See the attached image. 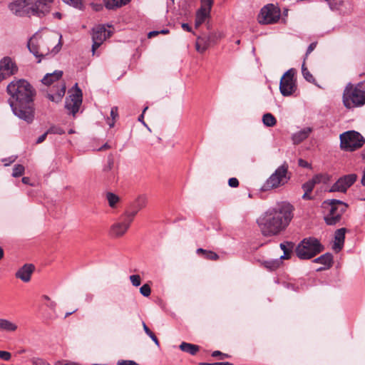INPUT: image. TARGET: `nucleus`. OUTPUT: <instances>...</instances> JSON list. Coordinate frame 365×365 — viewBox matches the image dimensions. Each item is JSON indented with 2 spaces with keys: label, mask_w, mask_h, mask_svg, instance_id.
<instances>
[{
  "label": "nucleus",
  "mask_w": 365,
  "mask_h": 365,
  "mask_svg": "<svg viewBox=\"0 0 365 365\" xmlns=\"http://www.w3.org/2000/svg\"><path fill=\"white\" fill-rule=\"evenodd\" d=\"M7 92L11 96L9 103L14 114L27 123H32L34 119L32 103L34 90L30 83L25 80L14 81L7 86Z\"/></svg>",
  "instance_id": "obj_1"
},
{
  "label": "nucleus",
  "mask_w": 365,
  "mask_h": 365,
  "mask_svg": "<svg viewBox=\"0 0 365 365\" xmlns=\"http://www.w3.org/2000/svg\"><path fill=\"white\" fill-rule=\"evenodd\" d=\"M292 219V206L287 202L277 204L264 212L258 219L257 225L265 237L279 235Z\"/></svg>",
  "instance_id": "obj_2"
},
{
  "label": "nucleus",
  "mask_w": 365,
  "mask_h": 365,
  "mask_svg": "<svg viewBox=\"0 0 365 365\" xmlns=\"http://www.w3.org/2000/svg\"><path fill=\"white\" fill-rule=\"evenodd\" d=\"M61 37L54 33L41 34L36 32L29 39L27 47L40 63L43 58L50 53L55 55L61 50Z\"/></svg>",
  "instance_id": "obj_3"
},
{
  "label": "nucleus",
  "mask_w": 365,
  "mask_h": 365,
  "mask_svg": "<svg viewBox=\"0 0 365 365\" xmlns=\"http://www.w3.org/2000/svg\"><path fill=\"white\" fill-rule=\"evenodd\" d=\"M53 0H16L9 4L10 11L18 16L42 18L50 13Z\"/></svg>",
  "instance_id": "obj_4"
},
{
  "label": "nucleus",
  "mask_w": 365,
  "mask_h": 365,
  "mask_svg": "<svg viewBox=\"0 0 365 365\" xmlns=\"http://www.w3.org/2000/svg\"><path fill=\"white\" fill-rule=\"evenodd\" d=\"M342 101L348 109L365 105V79L356 84L347 83L343 92Z\"/></svg>",
  "instance_id": "obj_5"
},
{
  "label": "nucleus",
  "mask_w": 365,
  "mask_h": 365,
  "mask_svg": "<svg viewBox=\"0 0 365 365\" xmlns=\"http://www.w3.org/2000/svg\"><path fill=\"white\" fill-rule=\"evenodd\" d=\"M63 71H55L51 73H47L41 80L42 83L46 86L55 84L53 88H56L55 93H49L47 94L48 98L53 101L58 103L61 101L65 95L66 85L64 83L58 82L59 79L62 77Z\"/></svg>",
  "instance_id": "obj_6"
},
{
  "label": "nucleus",
  "mask_w": 365,
  "mask_h": 365,
  "mask_svg": "<svg viewBox=\"0 0 365 365\" xmlns=\"http://www.w3.org/2000/svg\"><path fill=\"white\" fill-rule=\"evenodd\" d=\"M323 250L319 240L314 237L304 239L297 247L296 254L301 259H309Z\"/></svg>",
  "instance_id": "obj_7"
},
{
  "label": "nucleus",
  "mask_w": 365,
  "mask_h": 365,
  "mask_svg": "<svg viewBox=\"0 0 365 365\" xmlns=\"http://www.w3.org/2000/svg\"><path fill=\"white\" fill-rule=\"evenodd\" d=\"M288 168L287 163H284L278 167L264 183L262 189L264 191H267L282 187L287 183L290 179Z\"/></svg>",
  "instance_id": "obj_8"
},
{
  "label": "nucleus",
  "mask_w": 365,
  "mask_h": 365,
  "mask_svg": "<svg viewBox=\"0 0 365 365\" xmlns=\"http://www.w3.org/2000/svg\"><path fill=\"white\" fill-rule=\"evenodd\" d=\"M341 148L346 151H353L361 148L364 138L358 132L349 130L340 135Z\"/></svg>",
  "instance_id": "obj_9"
},
{
  "label": "nucleus",
  "mask_w": 365,
  "mask_h": 365,
  "mask_svg": "<svg viewBox=\"0 0 365 365\" xmlns=\"http://www.w3.org/2000/svg\"><path fill=\"white\" fill-rule=\"evenodd\" d=\"M329 206V214L324 217L327 225H335L340 219L341 215L346 211V204L341 200L331 199L324 202Z\"/></svg>",
  "instance_id": "obj_10"
},
{
  "label": "nucleus",
  "mask_w": 365,
  "mask_h": 365,
  "mask_svg": "<svg viewBox=\"0 0 365 365\" xmlns=\"http://www.w3.org/2000/svg\"><path fill=\"white\" fill-rule=\"evenodd\" d=\"M294 74L295 70L291 68L282 76L279 83V91L282 96H289L295 92L297 85L294 79Z\"/></svg>",
  "instance_id": "obj_11"
},
{
  "label": "nucleus",
  "mask_w": 365,
  "mask_h": 365,
  "mask_svg": "<svg viewBox=\"0 0 365 365\" xmlns=\"http://www.w3.org/2000/svg\"><path fill=\"white\" fill-rule=\"evenodd\" d=\"M135 217V212L127 213L126 212L120 217V220L114 223L110 227V235L119 237L123 236L128 230L131 222Z\"/></svg>",
  "instance_id": "obj_12"
},
{
  "label": "nucleus",
  "mask_w": 365,
  "mask_h": 365,
  "mask_svg": "<svg viewBox=\"0 0 365 365\" xmlns=\"http://www.w3.org/2000/svg\"><path fill=\"white\" fill-rule=\"evenodd\" d=\"M279 10L273 4H268L261 9L258 21L262 24H274L279 19Z\"/></svg>",
  "instance_id": "obj_13"
},
{
  "label": "nucleus",
  "mask_w": 365,
  "mask_h": 365,
  "mask_svg": "<svg viewBox=\"0 0 365 365\" xmlns=\"http://www.w3.org/2000/svg\"><path fill=\"white\" fill-rule=\"evenodd\" d=\"M112 31L107 29L103 25H98L93 29V46L92 51L95 53L96 50L103 43V42L111 36Z\"/></svg>",
  "instance_id": "obj_14"
},
{
  "label": "nucleus",
  "mask_w": 365,
  "mask_h": 365,
  "mask_svg": "<svg viewBox=\"0 0 365 365\" xmlns=\"http://www.w3.org/2000/svg\"><path fill=\"white\" fill-rule=\"evenodd\" d=\"M76 90L73 93L69 95L66 100V108L73 115L78 111L82 103V91L78 88V84L75 85Z\"/></svg>",
  "instance_id": "obj_15"
},
{
  "label": "nucleus",
  "mask_w": 365,
  "mask_h": 365,
  "mask_svg": "<svg viewBox=\"0 0 365 365\" xmlns=\"http://www.w3.org/2000/svg\"><path fill=\"white\" fill-rule=\"evenodd\" d=\"M18 71L15 62L9 56L0 60V81L14 75Z\"/></svg>",
  "instance_id": "obj_16"
},
{
  "label": "nucleus",
  "mask_w": 365,
  "mask_h": 365,
  "mask_svg": "<svg viewBox=\"0 0 365 365\" xmlns=\"http://www.w3.org/2000/svg\"><path fill=\"white\" fill-rule=\"evenodd\" d=\"M357 175L352 173L344 175L331 187L329 192H346L347 189L351 187L356 180Z\"/></svg>",
  "instance_id": "obj_17"
},
{
  "label": "nucleus",
  "mask_w": 365,
  "mask_h": 365,
  "mask_svg": "<svg viewBox=\"0 0 365 365\" xmlns=\"http://www.w3.org/2000/svg\"><path fill=\"white\" fill-rule=\"evenodd\" d=\"M34 269L35 267L32 264H26L16 272L15 276L23 282H28L31 280Z\"/></svg>",
  "instance_id": "obj_18"
},
{
  "label": "nucleus",
  "mask_w": 365,
  "mask_h": 365,
  "mask_svg": "<svg viewBox=\"0 0 365 365\" xmlns=\"http://www.w3.org/2000/svg\"><path fill=\"white\" fill-rule=\"evenodd\" d=\"M147 197L144 195H139L137 197L135 200L132 202L130 205V210L125 211L127 213H133L135 212V216L138 214V212L143 208H144L147 205Z\"/></svg>",
  "instance_id": "obj_19"
},
{
  "label": "nucleus",
  "mask_w": 365,
  "mask_h": 365,
  "mask_svg": "<svg viewBox=\"0 0 365 365\" xmlns=\"http://www.w3.org/2000/svg\"><path fill=\"white\" fill-rule=\"evenodd\" d=\"M345 228L339 229L335 232L334 243L332 248L336 252H339L343 247L345 238Z\"/></svg>",
  "instance_id": "obj_20"
},
{
  "label": "nucleus",
  "mask_w": 365,
  "mask_h": 365,
  "mask_svg": "<svg viewBox=\"0 0 365 365\" xmlns=\"http://www.w3.org/2000/svg\"><path fill=\"white\" fill-rule=\"evenodd\" d=\"M312 129L309 127L304 128L301 130L294 133L292 136V141L294 144H299L303 140L307 139L309 134L312 133Z\"/></svg>",
  "instance_id": "obj_21"
},
{
  "label": "nucleus",
  "mask_w": 365,
  "mask_h": 365,
  "mask_svg": "<svg viewBox=\"0 0 365 365\" xmlns=\"http://www.w3.org/2000/svg\"><path fill=\"white\" fill-rule=\"evenodd\" d=\"M322 178L323 175H315L312 180L303 184L302 189L306 192H311L313 190L315 185L321 182Z\"/></svg>",
  "instance_id": "obj_22"
},
{
  "label": "nucleus",
  "mask_w": 365,
  "mask_h": 365,
  "mask_svg": "<svg viewBox=\"0 0 365 365\" xmlns=\"http://www.w3.org/2000/svg\"><path fill=\"white\" fill-rule=\"evenodd\" d=\"M18 326L14 322L8 319H2L1 320L0 330L7 332H14L17 330Z\"/></svg>",
  "instance_id": "obj_23"
},
{
  "label": "nucleus",
  "mask_w": 365,
  "mask_h": 365,
  "mask_svg": "<svg viewBox=\"0 0 365 365\" xmlns=\"http://www.w3.org/2000/svg\"><path fill=\"white\" fill-rule=\"evenodd\" d=\"M179 347L182 351L188 353L192 356L195 355L200 350L199 346L187 342L181 343Z\"/></svg>",
  "instance_id": "obj_24"
},
{
  "label": "nucleus",
  "mask_w": 365,
  "mask_h": 365,
  "mask_svg": "<svg viewBox=\"0 0 365 365\" xmlns=\"http://www.w3.org/2000/svg\"><path fill=\"white\" fill-rule=\"evenodd\" d=\"M333 261V257L331 254L326 253L317 258H316L314 262L316 263L322 264L327 267H331Z\"/></svg>",
  "instance_id": "obj_25"
},
{
  "label": "nucleus",
  "mask_w": 365,
  "mask_h": 365,
  "mask_svg": "<svg viewBox=\"0 0 365 365\" xmlns=\"http://www.w3.org/2000/svg\"><path fill=\"white\" fill-rule=\"evenodd\" d=\"M210 13L204 9H200L196 13L195 27H199L210 16Z\"/></svg>",
  "instance_id": "obj_26"
},
{
  "label": "nucleus",
  "mask_w": 365,
  "mask_h": 365,
  "mask_svg": "<svg viewBox=\"0 0 365 365\" xmlns=\"http://www.w3.org/2000/svg\"><path fill=\"white\" fill-rule=\"evenodd\" d=\"M131 0H106L105 6L108 9H114L127 4Z\"/></svg>",
  "instance_id": "obj_27"
},
{
  "label": "nucleus",
  "mask_w": 365,
  "mask_h": 365,
  "mask_svg": "<svg viewBox=\"0 0 365 365\" xmlns=\"http://www.w3.org/2000/svg\"><path fill=\"white\" fill-rule=\"evenodd\" d=\"M262 122L267 127H273L276 125L277 120L272 113H267L263 115Z\"/></svg>",
  "instance_id": "obj_28"
},
{
  "label": "nucleus",
  "mask_w": 365,
  "mask_h": 365,
  "mask_svg": "<svg viewBox=\"0 0 365 365\" xmlns=\"http://www.w3.org/2000/svg\"><path fill=\"white\" fill-rule=\"evenodd\" d=\"M264 267L269 270H274L281 264V260L279 259L264 261L263 262Z\"/></svg>",
  "instance_id": "obj_29"
},
{
  "label": "nucleus",
  "mask_w": 365,
  "mask_h": 365,
  "mask_svg": "<svg viewBox=\"0 0 365 365\" xmlns=\"http://www.w3.org/2000/svg\"><path fill=\"white\" fill-rule=\"evenodd\" d=\"M287 245L289 246V247H287V246L284 243L280 244V248L283 250L284 255H282L279 259H287L290 257L291 248H292V245L290 243H287Z\"/></svg>",
  "instance_id": "obj_30"
},
{
  "label": "nucleus",
  "mask_w": 365,
  "mask_h": 365,
  "mask_svg": "<svg viewBox=\"0 0 365 365\" xmlns=\"http://www.w3.org/2000/svg\"><path fill=\"white\" fill-rule=\"evenodd\" d=\"M106 199L108 202L110 207H114L116 204L119 202V197L114 193L108 192L106 195Z\"/></svg>",
  "instance_id": "obj_31"
},
{
  "label": "nucleus",
  "mask_w": 365,
  "mask_h": 365,
  "mask_svg": "<svg viewBox=\"0 0 365 365\" xmlns=\"http://www.w3.org/2000/svg\"><path fill=\"white\" fill-rule=\"evenodd\" d=\"M302 72L304 78L310 83H312L314 81V78L311 74V73L308 71V69L305 67L304 63L302 64Z\"/></svg>",
  "instance_id": "obj_32"
},
{
  "label": "nucleus",
  "mask_w": 365,
  "mask_h": 365,
  "mask_svg": "<svg viewBox=\"0 0 365 365\" xmlns=\"http://www.w3.org/2000/svg\"><path fill=\"white\" fill-rule=\"evenodd\" d=\"M24 173V167L22 165H16L13 169L12 175L15 178L21 176Z\"/></svg>",
  "instance_id": "obj_33"
},
{
  "label": "nucleus",
  "mask_w": 365,
  "mask_h": 365,
  "mask_svg": "<svg viewBox=\"0 0 365 365\" xmlns=\"http://www.w3.org/2000/svg\"><path fill=\"white\" fill-rule=\"evenodd\" d=\"M202 5L200 9H204L205 11H207L208 12H210L211 8L213 4L212 0H202L201 1Z\"/></svg>",
  "instance_id": "obj_34"
},
{
  "label": "nucleus",
  "mask_w": 365,
  "mask_h": 365,
  "mask_svg": "<svg viewBox=\"0 0 365 365\" xmlns=\"http://www.w3.org/2000/svg\"><path fill=\"white\" fill-rule=\"evenodd\" d=\"M140 292L144 297H149L151 293L150 287L148 284H143L140 288Z\"/></svg>",
  "instance_id": "obj_35"
},
{
  "label": "nucleus",
  "mask_w": 365,
  "mask_h": 365,
  "mask_svg": "<svg viewBox=\"0 0 365 365\" xmlns=\"http://www.w3.org/2000/svg\"><path fill=\"white\" fill-rule=\"evenodd\" d=\"M63 1L78 9H81L83 5L81 0H63Z\"/></svg>",
  "instance_id": "obj_36"
},
{
  "label": "nucleus",
  "mask_w": 365,
  "mask_h": 365,
  "mask_svg": "<svg viewBox=\"0 0 365 365\" xmlns=\"http://www.w3.org/2000/svg\"><path fill=\"white\" fill-rule=\"evenodd\" d=\"M130 280L135 287H138L140 284V277L138 274L130 276Z\"/></svg>",
  "instance_id": "obj_37"
},
{
  "label": "nucleus",
  "mask_w": 365,
  "mask_h": 365,
  "mask_svg": "<svg viewBox=\"0 0 365 365\" xmlns=\"http://www.w3.org/2000/svg\"><path fill=\"white\" fill-rule=\"evenodd\" d=\"M48 133L58 134V135H61V134L64 133V130L61 128L57 127V126H51L48 130Z\"/></svg>",
  "instance_id": "obj_38"
},
{
  "label": "nucleus",
  "mask_w": 365,
  "mask_h": 365,
  "mask_svg": "<svg viewBox=\"0 0 365 365\" xmlns=\"http://www.w3.org/2000/svg\"><path fill=\"white\" fill-rule=\"evenodd\" d=\"M200 39L198 38V41L196 43V49L199 52H204L208 47L207 43L205 42L202 45L200 44Z\"/></svg>",
  "instance_id": "obj_39"
},
{
  "label": "nucleus",
  "mask_w": 365,
  "mask_h": 365,
  "mask_svg": "<svg viewBox=\"0 0 365 365\" xmlns=\"http://www.w3.org/2000/svg\"><path fill=\"white\" fill-rule=\"evenodd\" d=\"M0 359L4 361H9L11 359V354L6 351H0Z\"/></svg>",
  "instance_id": "obj_40"
},
{
  "label": "nucleus",
  "mask_w": 365,
  "mask_h": 365,
  "mask_svg": "<svg viewBox=\"0 0 365 365\" xmlns=\"http://www.w3.org/2000/svg\"><path fill=\"white\" fill-rule=\"evenodd\" d=\"M205 258L211 260H217L219 259V256L217 253L214 252L207 251V252H206L205 255Z\"/></svg>",
  "instance_id": "obj_41"
},
{
  "label": "nucleus",
  "mask_w": 365,
  "mask_h": 365,
  "mask_svg": "<svg viewBox=\"0 0 365 365\" xmlns=\"http://www.w3.org/2000/svg\"><path fill=\"white\" fill-rule=\"evenodd\" d=\"M113 165H114L113 159L111 158H109L108 160L107 165L103 168V171L108 172V171L111 170L113 167Z\"/></svg>",
  "instance_id": "obj_42"
},
{
  "label": "nucleus",
  "mask_w": 365,
  "mask_h": 365,
  "mask_svg": "<svg viewBox=\"0 0 365 365\" xmlns=\"http://www.w3.org/2000/svg\"><path fill=\"white\" fill-rule=\"evenodd\" d=\"M33 365H51L46 361L41 359H34L32 360Z\"/></svg>",
  "instance_id": "obj_43"
},
{
  "label": "nucleus",
  "mask_w": 365,
  "mask_h": 365,
  "mask_svg": "<svg viewBox=\"0 0 365 365\" xmlns=\"http://www.w3.org/2000/svg\"><path fill=\"white\" fill-rule=\"evenodd\" d=\"M117 365H138V364L132 360H121L118 361Z\"/></svg>",
  "instance_id": "obj_44"
},
{
  "label": "nucleus",
  "mask_w": 365,
  "mask_h": 365,
  "mask_svg": "<svg viewBox=\"0 0 365 365\" xmlns=\"http://www.w3.org/2000/svg\"><path fill=\"white\" fill-rule=\"evenodd\" d=\"M228 184L232 187H237L239 185V181L235 178H231L228 180Z\"/></svg>",
  "instance_id": "obj_45"
},
{
  "label": "nucleus",
  "mask_w": 365,
  "mask_h": 365,
  "mask_svg": "<svg viewBox=\"0 0 365 365\" xmlns=\"http://www.w3.org/2000/svg\"><path fill=\"white\" fill-rule=\"evenodd\" d=\"M212 356L213 357L220 356L221 359H223L225 358H227L229 356L227 354L222 353L220 351H215L212 352Z\"/></svg>",
  "instance_id": "obj_46"
},
{
  "label": "nucleus",
  "mask_w": 365,
  "mask_h": 365,
  "mask_svg": "<svg viewBox=\"0 0 365 365\" xmlns=\"http://www.w3.org/2000/svg\"><path fill=\"white\" fill-rule=\"evenodd\" d=\"M118 116V108L113 107L110 110V118L115 120Z\"/></svg>",
  "instance_id": "obj_47"
},
{
  "label": "nucleus",
  "mask_w": 365,
  "mask_h": 365,
  "mask_svg": "<svg viewBox=\"0 0 365 365\" xmlns=\"http://www.w3.org/2000/svg\"><path fill=\"white\" fill-rule=\"evenodd\" d=\"M48 130H47L46 133H43V134H42L41 136H39V137L38 138V139L36 140V143H37V144H39V143H43V142L46 140V136H47V135H48Z\"/></svg>",
  "instance_id": "obj_48"
},
{
  "label": "nucleus",
  "mask_w": 365,
  "mask_h": 365,
  "mask_svg": "<svg viewBox=\"0 0 365 365\" xmlns=\"http://www.w3.org/2000/svg\"><path fill=\"white\" fill-rule=\"evenodd\" d=\"M147 109H148V107H145V108L143 109V113H142V114L138 117V120H139L140 122H141V123H143L145 127H147V128H148V129L149 130H150V129L148 127V125H146V123H145L144 122V120H143L144 113H145V112L147 110Z\"/></svg>",
  "instance_id": "obj_49"
},
{
  "label": "nucleus",
  "mask_w": 365,
  "mask_h": 365,
  "mask_svg": "<svg viewBox=\"0 0 365 365\" xmlns=\"http://www.w3.org/2000/svg\"><path fill=\"white\" fill-rule=\"evenodd\" d=\"M46 306L51 309L53 312L56 311V302L51 300L46 304Z\"/></svg>",
  "instance_id": "obj_50"
},
{
  "label": "nucleus",
  "mask_w": 365,
  "mask_h": 365,
  "mask_svg": "<svg viewBox=\"0 0 365 365\" xmlns=\"http://www.w3.org/2000/svg\"><path fill=\"white\" fill-rule=\"evenodd\" d=\"M316 46H317L316 42L312 43L307 48L306 56H307L311 52H312V51L316 48Z\"/></svg>",
  "instance_id": "obj_51"
},
{
  "label": "nucleus",
  "mask_w": 365,
  "mask_h": 365,
  "mask_svg": "<svg viewBox=\"0 0 365 365\" xmlns=\"http://www.w3.org/2000/svg\"><path fill=\"white\" fill-rule=\"evenodd\" d=\"M200 365H231L229 362H216V363H205L202 362L200 364Z\"/></svg>",
  "instance_id": "obj_52"
},
{
  "label": "nucleus",
  "mask_w": 365,
  "mask_h": 365,
  "mask_svg": "<svg viewBox=\"0 0 365 365\" xmlns=\"http://www.w3.org/2000/svg\"><path fill=\"white\" fill-rule=\"evenodd\" d=\"M298 164L300 167H302V168H309L310 167V165L303 159H299L298 160Z\"/></svg>",
  "instance_id": "obj_53"
},
{
  "label": "nucleus",
  "mask_w": 365,
  "mask_h": 365,
  "mask_svg": "<svg viewBox=\"0 0 365 365\" xmlns=\"http://www.w3.org/2000/svg\"><path fill=\"white\" fill-rule=\"evenodd\" d=\"M150 339L153 341V342L158 346H160L159 341L158 338L155 336V335L152 332L150 334L148 335Z\"/></svg>",
  "instance_id": "obj_54"
},
{
  "label": "nucleus",
  "mask_w": 365,
  "mask_h": 365,
  "mask_svg": "<svg viewBox=\"0 0 365 365\" xmlns=\"http://www.w3.org/2000/svg\"><path fill=\"white\" fill-rule=\"evenodd\" d=\"M115 120L112 119L110 118H107V123L108 124L110 128H113L115 125Z\"/></svg>",
  "instance_id": "obj_55"
},
{
  "label": "nucleus",
  "mask_w": 365,
  "mask_h": 365,
  "mask_svg": "<svg viewBox=\"0 0 365 365\" xmlns=\"http://www.w3.org/2000/svg\"><path fill=\"white\" fill-rule=\"evenodd\" d=\"M143 324V329L145 331V332L149 335L152 333V331L150 330V329L147 327V325L145 324V323L144 322H143L142 323Z\"/></svg>",
  "instance_id": "obj_56"
},
{
  "label": "nucleus",
  "mask_w": 365,
  "mask_h": 365,
  "mask_svg": "<svg viewBox=\"0 0 365 365\" xmlns=\"http://www.w3.org/2000/svg\"><path fill=\"white\" fill-rule=\"evenodd\" d=\"M55 365H77L75 363L67 362V361H58Z\"/></svg>",
  "instance_id": "obj_57"
},
{
  "label": "nucleus",
  "mask_w": 365,
  "mask_h": 365,
  "mask_svg": "<svg viewBox=\"0 0 365 365\" xmlns=\"http://www.w3.org/2000/svg\"><path fill=\"white\" fill-rule=\"evenodd\" d=\"M160 34L159 31H153L148 33V37L152 38L153 36H155Z\"/></svg>",
  "instance_id": "obj_58"
},
{
  "label": "nucleus",
  "mask_w": 365,
  "mask_h": 365,
  "mask_svg": "<svg viewBox=\"0 0 365 365\" xmlns=\"http://www.w3.org/2000/svg\"><path fill=\"white\" fill-rule=\"evenodd\" d=\"M182 28L185 31H191V27L188 25V24H186V23H183L182 24Z\"/></svg>",
  "instance_id": "obj_59"
},
{
  "label": "nucleus",
  "mask_w": 365,
  "mask_h": 365,
  "mask_svg": "<svg viewBox=\"0 0 365 365\" xmlns=\"http://www.w3.org/2000/svg\"><path fill=\"white\" fill-rule=\"evenodd\" d=\"M309 193H310V192H304V195H303V196H302V198H303L304 200H310V199H312V197L309 195Z\"/></svg>",
  "instance_id": "obj_60"
},
{
  "label": "nucleus",
  "mask_w": 365,
  "mask_h": 365,
  "mask_svg": "<svg viewBox=\"0 0 365 365\" xmlns=\"http://www.w3.org/2000/svg\"><path fill=\"white\" fill-rule=\"evenodd\" d=\"M93 8L96 11H100L101 9H102L103 6L101 4H95L93 6Z\"/></svg>",
  "instance_id": "obj_61"
},
{
  "label": "nucleus",
  "mask_w": 365,
  "mask_h": 365,
  "mask_svg": "<svg viewBox=\"0 0 365 365\" xmlns=\"http://www.w3.org/2000/svg\"><path fill=\"white\" fill-rule=\"evenodd\" d=\"M30 179L28 177H24L22 178V182L24 184H29Z\"/></svg>",
  "instance_id": "obj_62"
},
{
  "label": "nucleus",
  "mask_w": 365,
  "mask_h": 365,
  "mask_svg": "<svg viewBox=\"0 0 365 365\" xmlns=\"http://www.w3.org/2000/svg\"><path fill=\"white\" fill-rule=\"evenodd\" d=\"M110 146L108 145V143L104 144L102 147H101L98 150H104L106 149H108Z\"/></svg>",
  "instance_id": "obj_63"
},
{
  "label": "nucleus",
  "mask_w": 365,
  "mask_h": 365,
  "mask_svg": "<svg viewBox=\"0 0 365 365\" xmlns=\"http://www.w3.org/2000/svg\"><path fill=\"white\" fill-rule=\"evenodd\" d=\"M361 182L363 186H365V169H364L362 178H361Z\"/></svg>",
  "instance_id": "obj_64"
}]
</instances>
